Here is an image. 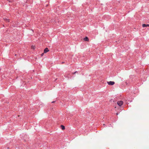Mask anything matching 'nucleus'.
<instances>
[{"label":"nucleus","mask_w":149,"mask_h":149,"mask_svg":"<svg viewBox=\"0 0 149 149\" xmlns=\"http://www.w3.org/2000/svg\"><path fill=\"white\" fill-rule=\"evenodd\" d=\"M117 104L119 106H121L123 103V102L122 101H119L117 102Z\"/></svg>","instance_id":"obj_1"},{"label":"nucleus","mask_w":149,"mask_h":149,"mask_svg":"<svg viewBox=\"0 0 149 149\" xmlns=\"http://www.w3.org/2000/svg\"><path fill=\"white\" fill-rule=\"evenodd\" d=\"M107 84L109 85H113L115 84V82L113 81H107Z\"/></svg>","instance_id":"obj_2"},{"label":"nucleus","mask_w":149,"mask_h":149,"mask_svg":"<svg viewBox=\"0 0 149 149\" xmlns=\"http://www.w3.org/2000/svg\"><path fill=\"white\" fill-rule=\"evenodd\" d=\"M49 51V50L48 49L47 47H46L44 49V53H46L48 52Z\"/></svg>","instance_id":"obj_3"},{"label":"nucleus","mask_w":149,"mask_h":149,"mask_svg":"<svg viewBox=\"0 0 149 149\" xmlns=\"http://www.w3.org/2000/svg\"><path fill=\"white\" fill-rule=\"evenodd\" d=\"M84 41L87 42H88L89 40L87 36H86L85 38H84Z\"/></svg>","instance_id":"obj_4"},{"label":"nucleus","mask_w":149,"mask_h":149,"mask_svg":"<svg viewBox=\"0 0 149 149\" xmlns=\"http://www.w3.org/2000/svg\"><path fill=\"white\" fill-rule=\"evenodd\" d=\"M147 26H149V24H142V27H147Z\"/></svg>","instance_id":"obj_5"},{"label":"nucleus","mask_w":149,"mask_h":149,"mask_svg":"<svg viewBox=\"0 0 149 149\" xmlns=\"http://www.w3.org/2000/svg\"><path fill=\"white\" fill-rule=\"evenodd\" d=\"M61 127L62 129L63 130H64L65 129V127L63 125H61Z\"/></svg>","instance_id":"obj_6"},{"label":"nucleus","mask_w":149,"mask_h":149,"mask_svg":"<svg viewBox=\"0 0 149 149\" xmlns=\"http://www.w3.org/2000/svg\"><path fill=\"white\" fill-rule=\"evenodd\" d=\"M5 20L7 22H9V20L8 19H5Z\"/></svg>","instance_id":"obj_7"},{"label":"nucleus","mask_w":149,"mask_h":149,"mask_svg":"<svg viewBox=\"0 0 149 149\" xmlns=\"http://www.w3.org/2000/svg\"><path fill=\"white\" fill-rule=\"evenodd\" d=\"M77 71H75V72H73V73H72V74H75L76 73H77Z\"/></svg>","instance_id":"obj_8"},{"label":"nucleus","mask_w":149,"mask_h":149,"mask_svg":"<svg viewBox=\"0 0 149 149\" xmlns=\"http://www.w3.org/2000/svg\"><path fill=\"white\" fill-rule=\"evenodd\" d=\"M31 48H33V49H34V46H32L31 47Z\"/></svg>","instance_id":"obj_9"},{"label":"nucleus","mask_w":149,"mask_h":149,"mask_svg":"<svg viewBox=\"0 0 149 149\" xmlns=\"http://www.w3.org/2000/svg\"><path fill=\"white\" fill-rule=\"evenodd\" d=\"M64 63H65V62H62L61 63H62V64H63Z\"/></svg>","instance_id":"obj_10"},{"label":"nucleus","mask_w":149,"mask_h":149,"mask_svg":"<svg viewBox=\"0 0 149 149\" xmlns=\"http://www.w3.org/2000/svg\"><path fill=\"white\" fill-rule=\"evenodd\" d=\"M43 54H43V53H42V54H41V56H42L43 55Z\"/></svg>","instance_id":"obj_11"},{"label":"nucleus","mask_w":149,"mask_h":149,"mask_svg":"<svg viewBox=\"0 0 149 149\" xmlns=\"http://www.w3.org/2000/svg\"><path fill=\"white\" fill-rule=\"evenodd\" d=\"M55 102V101H53L52 102V103H54Z\"/></svg>","instance_id":"obj_12"},{"label":"nucleus","mask_w":149,"mask_h":149,"mask_svg":"<svg viewBox=\"0 0 149 149\" xmlns=\"http://www.w3.org/2000/svg\"><path fill=\"white\" fill-rule=\"evenodd\" d=\"M7 1H8L9 2H10V1H9V0H7Z\"/></svg>","instance_id":"obj_13"},{"label":"nucleus","mask_w":149,"mask_h":149,"mask_svg":"<svg viewBox=\"0 0 149 149\" xmlns=\"http://www.w3.org/2000/svg\"><path fill=\"white\" fill-rule=\"evenodd\" d=\"M15 56H16V54H15Z\"/></svg>","instance_id":"obj_14"},{"label":"nucleus","mask_w":149,"mask_h":149,"mask_svg":"<svg viewBox=\"0 0 149 149\" xmlns=\"http://www.w3.org/2000/svg\"><path fill=\"white\" fill-rule=\"evenodd\" d=\"M116 114L117 115L118 114V113H117Z\"/></svg>","instance_id":"obj_15"}]
</instances>
